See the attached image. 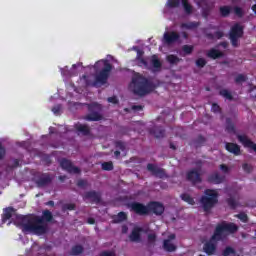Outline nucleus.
<instances>
[{
    "label": "nucleus",
    "instance_id": "39",
    "mask_svg": "<svg viewBox=\"0 0 256 256\" xmlns=\"http://www.w3.org/2000/svg\"><path fill=\"white\" fill-rule=\"evenodd\" d=\"M234 11V15H236L237 17H243L245 15V12L243 11V8L239 7V6H235L233 8Z\"/></svg>",
    "mask_w": 256,
    "mask_h": 256
},
{
    "label": "nucleus",
    "instance_id": "13",
    "mask_svg": "<svg viewBox=\"0 0 256 256\" xmlns=\"http://www.w3.org/2000/svg\"><path fill=\"white\" fill-rule=\"evenodd\" d=\"M147 169L154 177H158V179H165V177H167V173H165V169L160 168L155 164L148 163Z\"/></svg>",
    "mask_w": 256,
    "mask_h": 256
},
{
    "label": "nucleus",
    "instance_id": "53",
    "mask_svg": "<svg viewBox=\"0 0 256 256\" xmlns=\"http://www.w3.org/2000/svg\"><path fill=\"white\" fill-rule=\"evenodd\" d=\"M19 167V159H14L12 165H8V169H17Z\"/></svg>",
    "mask_w": 256,
    "mask_h": 256
},
{
    "label": "nucleus",
    "instance_id": "60",
    "mask_svg": "<svg viewBox=\"0 0 256 256\" xmlns=\"http://www.w3.org/2000/svg\"><path fill=\"white\" fill-rule=\"evenodd\" d=\"M127 231H129V227H127V225H123L122 226V233L125 235V234H127Z\"/></svg>",
    "mask_w": 256,
    "mask_h": 256
},
{
    "label": "nucleus",
    "instance_id": "24",
    "mask_svg": "<svg viewBox=\"0 0 256 256\" xmlns=\"http://www.w3.org/2000/svg\"><path fill=\"white\" fill-rule=\"evenodd\" d=\"M219 11L221 17H229V15H231L232 8L231 6H221Z\"/></svg>",
    "mask_w": 256,
    "mask_h": 256
},
{
    "label": "nucleus",
    "instance_id": "25",
    "mask_svg": "<svg viewBox=\"0 0 256 256\" xmlns=\"http://www.w3.org/2000/svg\"><path fill=\"white\" fill-rule=\"evenodd\" d=\"M207 140L205 139V137L199 135L193 142L194 146L196 147V149H199V147H203V145H205V142Z\"/></svg>",
    "mask_w": 256,
    "mask_h": 256
},
{
    "label": "nucleus",
    "instance_id": "15",
    "mask_svg": "<svg viewBox=\"0 0 256 256\" xmlns=\"http://www.w3.org/2000/svg\"><path fill=\"white\" fill-rule=\"evenodd\" d=\"M225 149H226V151H228V153H231L232 155H235L236 157H238V155H241V146H239V144H236L233 142H226Z\"/></svg>",
    "mask_w": 256,
    "mask_h": 256
},
{
    "label": "nucleus",
    "instance_id": "44",
    "mask_svg": "<svg viewBox=\"0 0 256 256\" xmlns=\"http://www.w3.org/2000/svg\"><path fill=\"white\" fill-rule=\"evenodd\" d=\"M210 14L211 8H209V6L202 8V17H204V19H207V17H209Z\"/></svg>",
    "mask_w": 256,
    "mask_h": 256
},
{
    "label": "nucleus",
    "instance_id": "61",
    "mask_svg": "<svg viewBox=\"0 0 256 256\" xmlns=\"http://www.w3.org/2000/svg\"><path fill=\"white\" fill-rule=\"evenodd\" d=\"M220 47H223V49H227V47H229V43L227 42H220Z\"/></svg>",
    "mask_w": 256,
    "mask_h": 256
},
{
    "label": "nucleus",
    "instance_id": "63",
    "mask_svg": "<svg viewBox=\"0 0 256 256\" xmlns=\"http://www.w3.org/2000/svg\"><path fill=\"white\" fill-rule=\"evenodd\" d=\"M87 222L89 225H95V220L93 218H88Z\"/></svg>",
    "mask_w": 256,
    "mask_h": 256
},
{
    "label": "nucleus",
    "instance_id": "12",
    "mask_svg": "<svg viewBox=\"0 0 256 256\" xmlns=\"http://www.w3.org/2000/svg\"><path fill=\"white\" fill-rule=\"evenodd\" d=\"M84 201H90V203H95L99 205L101 203V192L95 190L88 191L83 195Z\"/></svg>",
    "mask_w": 256,
    "mask_h": 256
},
{
    "label": "nucleus",
    "instance_id": "8",
    "mask_svg": "<svg viewBox=\"0 0 256 256\" xmlns=\"http://www.w3.org/2000/svg\"><path fill=\"white\" fill-rule=\"evenodd\" d=\"M55 179V174L51 173H40L35 180V185L42 189L43 187H49Z\"/></svg>",
    "mask_w": 256,
    "mask_h": 256
},
{
    "label": "nucleus",
    "instance_id": "40",
    "mask_svg": "<svg viewBox=\"0 0 256 256\" xmlns=\"http://www.w3.org/2000/svg\"><path fill=\"white\" fill-rule=\"evenodd\" d=\"M194 49L195 48L193 47V45L182 46V51L185 53V55H191V53H193Z\"/></svg>",
    "mask_w": 256,
    "mask_h": 256
},
{
    "label": "nucleus",
    "instance_id": "42",
    "mask_svg": "<svg viewBox=\"0 0 256 256\" xmlns=\"http://www.w3.org/2000/svg\"><path fill=\"white\" fill-rule=\"evenodd\" d=\"M229 39L231 41V45L232 47H239V39H241V37H236V36H229Z\"/></svg>",
    "mask_w": 256,
    "mask_h": 256
},
{
    "label": "nucleus",
    "instance_id": "54",
    "mask_svg": "<svg viewBox=\"0 0 256 256\" xmlns=\"http://www.w3.org/2000/svg\"><path fill=\"white\" fill-rule=\"evenodd\" d=\"M52 112H53L55 115H59V113L61 112V105L54 106V107L52 108Z\"/></svg>",
    "mask_w": 256,
    "mask_h": 256
},
{
    "label": "nucleus",
    "instance_id": "37",
    "mask_svg": "<svg viewBox=\"0 0 256 256\" xmlns=\"http://www.w3.org/2000/svg\"><path fill=\"white\" fill-rule=\"evenodd\" d=\"M237 219L242 221V223H248L249 222V216L245 212H240L236 215Z\"/></svg>",
    "mask_w": 256,
    "mask_h": 256
},
{
    "label": "nucleus",
    "instance_id": "23",
    "mask_svg": "<svg viewBox=\"0 0 256 256\" xmlns=\"http://www.w3.org/2000/svg\"><path fill=\"white\" fill-rule=\"evenodd\" d=\"M114 223H123V221H127V213L119 212L118 215L113 218Z\"/></svg>",
    "mask_w": 256,
    "mask_h": 256
},
{
    "label": "nucleus",
    "instance_id": "64",
    "mask_svg": "<svg viewBox=\"0 0 256 256\" xmlns=\"http://www.w3.org/2000/svg\"><path fill=\"white\" fill-rule=\"evenodd\" d=\"M195 165H196L197 167H201V166L203 165V161H202V160H197V161L195 162Z\"/></svg>",
    "mask_w": 256,
    "mask_h": 256
},
{
    "label": "nucleus",
    "instance_id": "32",
    "mask_svg": "<svg viewBox=\"0 0 256 256\" xmlns=\"http://www.w3.org/2000/svg\"><path fill=\"white\" fill-rule=\"evenodd\" d=\"M219 95H221L222 97H225L229 101H233V95L227 89L220 90Z\"/></svg>",
    "mask_w": 256,
    "mask_h": 256
},
{
    "label": "nucleus",
    "instance_id": "62",
    "mask_svg": "<svg viewBox=\"0 0 256 256\" xmlns=\"http://www.w3.org/2000/svg\"><path fill=\"white\" fill-rule=\"evenodd\" d=\"M144 53L145 52H143V50H137V57H136V59H138L139 57H143Z\"/></svg>",
    "mask_w": 256,
    "mask_h": 256
},
{
    "label": "nucleus",
    "instance_id": "19",
    "mask_svg": "<svg viewBox=\"0 0 256 256\" xmlns=\"http://www.w3.org/2000/svg\"><path fill=\"white\" fill-rule=\"evenodd\" d=\"M207 57H209V59H221V57H225V54L215 48H211L208 52H207Z\"/></svg>",
    "mask_w": 256,
    "mask_h": 256
},
{
    "label": "nucleus",
    "instance_id": "10",
    "mask_svg": "<svg viewBox=\"0 0 256 256\" xmlns=\"http://www.w3.org/2000/svg\"><path fill=\"white\" fill-rule=\"evenodd\" d=\"M60 166L64 171H67V173H74V175H79V173H81V169L77 166H73L71 160H67V158H63L60 161Z\"/></svg>",
    "mask_w": 256,
    "mask_h": 256
},
{
    "label": "nucleus",
    "instance_id": "55",
    "mask_svg": "<svg viewBox=\"0 0 256 256\" xmlns=\"http://www.w3.org/2000/svg\"><path fill=\"white\" fill-rule=\"evenodd\" d=\"M220 169H221V171H223V173H229V166L228 165L221 164Z\"/></svg>",
    "mask_w": 256,
    "mask_h": 256
},
{
    "label": "nucleus",
    "instance_id": "58",
    "mask_svg": "<svg viewBox=\"0 0 256 256\" xmlns=\"http://www.w3.org/2000/svg\"><path fill=\"white\" fill-rule=\"evenodd\" d=\"M133 111H142L143 106L141 105H134L132 106Z\"/></svg>",
    "mask_w": 256,
    "mask_h": 256
},
{
    "label": "nucleus",
    "instance_id": "9",
    "mask_svg": "<svg viewBox=\"0 0 256 256\" xmlns=\"http://www.w3.org/2000/svg\"><path fill=\"white\" fill-rule=\"evenodd\" d=\"M164 45H175L181 43V34L176 31L165 32L162 39Z\"/></svg>",
    "mask_w": 256,
    "mask_h": 256
},
{
    "label": "nucleus",
    "instance_id": "16",
    "mask_svg": "<svg viewBox=\"0 0 256 256\" xmlns=\"http://www.w3.org/2000/svg\"><path fill=\"white\" fill-rule=\"evenodd\" d=\"M141 233L143 229L141 227H134L129 235V239L132 243H141Z\"/></svg>",
    "mask_w": 256,
    "mask_h": 256
},
{
    "label": "nucleus",
    "instance_id": "59",
    "mask_svg": "<svg viewBox=\"0 0 256 256\" xmlns=\"http://www.w3.org/2000/svg\"><path fill=\"white\" fill-rule=\"evenodd\" d=\"M75 129H89V127H87V125L79 124L75 126Z\"/></svg>",
    "mask_w": 256,
    "mask_h": 256
},
{
    "label": "nucleus",
    "instance_id": "17",
    "mask_svg": "<svg viewBox=\"0 0 256 256\" xmlns=\"http://www.w3.org/2000/svg\"><path fill=\"white\" fill-rule=\"evenodd\" d=\"M208 183H213L214 185H221L225 181V176L219 174V172H214L210 174L207 178Z\"/></svg>",
    "mask_w": 256,
    "mask_h": 256
},
{
    "label": "nucleus",
    "instance_id": "50",
    "mask_svg": "<svg viewBox=\"0 0 256 256\" xmlns=\"http://www.w3.org/2000/svg\"><path fill=\"white\" fill-rule=\"evenodd\" d=\"M6 153L7 151L5 150V147H3V144H1L0 142V161H2V159H5Z\"/></svg>",
    "mask_w": 256,
    "mask_h": 256
},
{
    "label": "nucleus",
    "instance_id": "14",
    "mask_svg": "<svg viewBox=\"0 0 256 256\" xmlns=\"http://www.w3.org/2000/svg\"><path fill=\"white\" fill-rule=\"evenodd\" d=\"M176 238L177 236L175 234H170L168 238L163 241L164 251H167V253H174V251H177V246L171 242Z\"/></svg>",
    "mask_w": 256,
    "mask_h": 256
},
{
    "label": "nucleus",
    "instance_id": "22",
    "mask_svg": "<svg viewBox=\"0 0 256 256\" xmlns=\"http://www.w3.org/2000/svg\"><path fill=\"white\" fill-rule=\"evenodd\" d=\"M149 134L153 135L156 139H163L165 137V129H150Z\"/></svg>",
    "mask_w": 256,
    "mask_h": 256
},
{
    "label": "nucleus",
    "instance_id": "41",
    "mask_svg": "<svg viewBox=\"0 0 256 256\" xmlns=\"http://www.w3.org/2000/svg\"><path fill=\"white\" fill-rule=\"evenodd\" d=\"M205 65H207V60H205V58H198L196 60V67H198L199 69H203Z\"/></svg>",
    "mask_w": 256,
    "mask_h": 256
},
{
    "label": "nucleus",
    "instance_id": "18",
    "mask_svg": "<svg viewBox=\"0 0 256 256\" xmlns=\"http://www.w3.org/2000/svg\"><path fill=\"white\" fill-rule=\"evenodd\" d=\"M243 26H241V24L236 23L234 24L231 29H230V33H229V37H243Z\"/></svg>",
    "mask_w": 256,
    "mask_h": 256
},
{
    "label": "nucleus",
    "instance_id": "56",
    "mask_svg": "<svg viewBox=\"0 0 256 256\" xmlns=\"http://www.w3.org/2000/svg\"><path fill=\"white\" fill-rule=\"evenodd\" d=\"M225 34L223 33V31H216L214 33V37H216V39H222V37L224 36Z\"/></svg>",
    "mask_w": 256,
    "mask_h": 256
},
{
    "label": "nucleus",
    "instance_id": "28",
    "mask_svg": "<svg viewBox=\"0 0 256 256\" xmlns=\"http://www.w3.org/2000/svg\"><path fill=\"white\" fill-rule=\"evenodd\" d=\"M83 251H85V248H83L82 245H75L72 247L71 249V255H81V253H83Z\"/></svg>",
    "mask_w": 256,
    "mask_h": 256
},
{
    "label": "nucleus",
    "instance_id": "30",
    "mask_svg": "<svg viewBox=\"0 0 256 256\" xmlns=\"http://www.w3.org/2000/svg\"><path fill=\"white\" fill-rule=\"evenodd\" d=\"M136 63L138 65V67H143L144 69H149V62H147V60H145V58H143V57H139L138 59H136Z\"/></svg>",
    "mask_w": 256,
    "mask_h": 256
},
{
    "label": "nucleus",
    "instance_id": "51",
    "mask_svg": "<svg viewBox=\"0 0 256 256\" xmlns=\"http://www.w3.org/2000/svg\"><path fill=\"white\" fill-rule=\"evenodd\" d=\"M108 103H112L113 105H117L119 103V99H117V96H112L107 99Z\"/></svg>",
    "mask_w": 256,
    "mask_h": 256
},
{
    "label": "nucleus",
    "instance_id": "34",
    "mask_svg": "<svg viewBox=\"0 0 256 256\" xmlns=\"http://www.w3.org/2000/svg\"><path fill=\"white\" fill-rule=\"evenodd\" d=\"M227 205L230 207V209H237V200L235 198L230 197L226 200Z\"/></svg>",
    "mask_w": 256,
    "mask_h": 256
},
{
    "label": "nucleus",
    "instance_id": "5",
    "mask_svg": "<svg viewBox=\"0 0 256 256\" xmlns=\"http://www.w3.org/2000/svg\"><path fill=\"white\" fill-rule=\"evenodd\" d=\"M128 207L136 213V215H149V213H153L154 215H162L165 213V206L161 202L151 201L145 206L140 202H132L128 204Z\"/></svg>",
    "mask_w": 256,
    "mask_h": 256
},
{
    "label": "nucleus",
    "instance_id": "45",
    "mask_svg": "<svg viewBox=\"0 0 256 256\" xmlns=\"http://www.w3.org/2000/svg\"><path fill=\"white\" fill-rule=\"evenodd\" d=\"M242 169L245 171V173H251V171H253V166L251 164L244 163L242 165Z\"/></svg>",
    "mask_w": 256,
    "mask_h": 256
},
{
    "label": "nucleus",
    "instance_id": "2",
    "mask_svg": "<svg viewBox=\"0 0 256 256\" xmlns=\"http://www.w3.org/2000/svg\"><path fill=\"white\" fill-rule=\"evenodd\" d=\"M239 231V226H237L233 222H225L216 225L213 235L210 240L206 242L203 246V251L206 255H215V251H217V243L218 241H223L225 237H227L226 233L233 235V233H237Z\"/></svg>",
    "mask_w": 256,
    "mask_h": 256
},
{
    "label": "nucleus",
    "instance_id": "1",
    "mask_svg": "<svg viewBox=\"0 0 256 256\" xmlns=\"http://www.w3.org/2000/svg\"><path fill=\"white\" fill-rule=\"evenodd\" d=\"M22 231L25 233H34L35 235H45L48 231L46 223L53 221V213L49 210H43L42 216H21Z\"/></svg>",
    "mask_w": 256,
    "mask_h": 256
},
{
    "label": "nucleus",
    "instance_id": "49",
    "mask_svg": "<svg viewBox=\"0 0 256 256\" xmlns=\"http://www.w3.org/2000/svg\"><path fill=\"white\" fill-rule=\"evenodd\" d=\"M87 185H88V182H87V180H84V179H80L77 182V187H81L82 189H85V187H87Z\"/></svg>",
    "mask_w": 256,
    "mask_h": 256
},
{
    "label": "nucleus",
    "instance_id": "57",
    "mask_svg": "<svg viewBox=\"0 0 256 256\" xmlns=\"http://www.w3.org/2000/svg\"><path fill=\"white\" fill-rule=\"evenodd\" d=\"M100 256H115L113 252L104 251L100 253Z\"/></svg>",
    "mask_w": 256,
    "mask_h": 256
},
{
    "label": "nucleus",
    "instance_id": "36",
    "mask_svg": "<svg viewBox=\"0 0 256 256\" xmlns=\"http://www.w3.org/2000/svg\"><path fill=\"white\" fill-rule=\"evenodd\" d=\"M245 81H247V75H244V74H238L236 77H235V83L237 85L241 84V83H245Z\"/></svg>",
    "mask_w": 256,
    "mask_h": 256
},
{
    "label": "nucleus",
    "instance_id": "20",
    "mask_svg": "<svg viewBox=\"0 0 256 256\" xmlns=\"http://www.w3.org/2000/svg\"><path fill=\"white\" fill-rule=\"evenodd\" d=\"M13 213H15V208L13 207L5 208L2 214V223H7V221H9V219L13 217Z\"/></svg>",
    "mask_w": 256,
    "mask_h": 256
},
{
    "label": "nucleus",
    "instance_id": "31",
    "mask_svg": "<svg viewBox=\"0 0 256 256\" xmlns=\"http://www.w3.org/2000/svg\"><path fill=\"white\" fill-rule=\"evenodd\" d=\"M151 63H152V67H154V69H161V67H162L161 61L157 59L156 55L152 56Z\"/></svg>",
    "mask_w": 256,
    "mask_h": 256
},
{
    "label": "nucleus",
    "instance_id": "43",
    "mask_svg": "<svg viewBox=\"0 0 256 256\" xmlns=\"http://www.w3.org/2000/svg\"><path fill=\"white\" fill-rule=\"evenodd\" d=\"M75 204L73 203H70V204H64L62 206V211L65 212V211H75Z\"/></svg>",
    "mask_w": 256,
    "mask_h": 256
},
{
    "label": "nucleus",
    "instance_id": "47",
    "mask_svg": "<svg viewBox=\"0 0 256 256\" xmlns=\"http://www.w3.org/2000/svg\"><path fill=\"white\" fill-rule=\"evenodd\" d=\"M211 111L213 113H221V106H219V104L217 103H213L211 107Z\"/></svg>",
    "mask_w": 256,
    "mask_h": 256
},
{
    "label": "nucleus",
    "instance_id": "27",
    "mask_svg": "<svg viewBox=\"0 0 256 256\" xmlns=\"http://www.w3.org/2000/svg\"><path fill=\"white\" fill-rule=\"evenodd\" d=\"M181 199L182 201H185V203H188V205H195V199H193V197H191V195L187 194V193H183L181 194Z\"/></svg>",
    "mask_w": 256,
    "mask_h": 256
},
{
    "label": "nucleus",
    "instance_id": "29",
    "mask_svg": "<svg viewBox=\"0 0 256 256\" xmlns=\"http://www.w3.org/2000/svg\"><path fill=\"white\" fill-rule=\"evenodd\" d=\"M166 59H167L168 63H170V65H177V63H179L181 61V59L178 58L177 55H174V54L168 55Z\"/></svg>",
    "mask_w": 256,
    "mask_h": 256
},
{
    "label": "nucleus",
    "instance_id": "26",
    "mask_svg": "<svg viewBox=\"0 0 256 256\" xmlns=\"http://www.w3.org/2000/svg\"><path fill=\"white\" fill-rule=\"evenodd\" d=\"M181 5V0H168L166 3V7L169 9H177Z\"/></svg>",
    "mask_w": 256,
    "mask_h": 256
},
{
    "label": "nucleus",
    "instance_id": "33",
    "mask_svg": "<svg viewBox=\"0 0 256 256\" xmlns=\"http://www.w3.org/2000/svg\"><path fill=\"white\" fill-rule=\"evenodd\" d=\"M199 25H200L199 22H188V23L182 24V27L184 29H197V27H199Z\"/></svg>",
    "mask_w": 256,
    "mask_h": 256
},
{
    "label": "nucleus",
    "instance_id": "3",
    "mask_svg": "<svg viewBox=\"0 0 256 256\" xmlns=\"http://www.w3.org/2000/svg\"><path fill=\"white\" fill-rule=\"evenodd\" d=\"M101 66H103V68L96 74L94 82L91 83L88 75L84 74L82 76L87 87L90 85L92 87H98V85H105V83H107L109 75H111V71H113V65L109 63V60H99L95 63L94 69L97 71Z\"/></svg>",
    "mask_w": 256,
    "mask_h": 256
},
{
    "label": "nucleus",
    "instance_id": "52",
    "mask_svg": "<svg viewBox=\"0 0 256 256\" xmlns=\"http://www.w3.org/2000/svg\"><path fill=\"white\" fill-rule=\"evenodd\" d=\"M157 241V235L156 234H148V243H155Z\"/></svg>",
    "mask_w": 256,
    "mask_h": 256
},
{
    "label": "nucleus",
    "instance_id": "7",
    "mask_svg": "<svg viewBox=\"0 0 256 256\" xmlns=\"http://www.w3.org/2000/svg\"><path fill=\"white\" fill-rule=\"evenodd\" d=\"M89 113L86 116L87 121H101L103 116L101 115V105L98 103L86 104Z\"/></svg>",
    "mask_w": 256,
    "mask_h": 256
},
{
    "label": "nucleus",
    "instance_id": "35",
    "mask_svg": "<svg viewBox=\"0 0 256 256\" xmlns=\"http://www.w3.org/2000/svg\"><path fill=\"white\" fill-rule=\"evenodd\" d=\"M113 169H114V166H113L112 161L102 163V170L103 171H113Z\"/></svg>",
    "mask_w": 256,
    "mask_h": 256
},
{
    "label": "nucleus",
    "instance_id": "48",
    "mask_svg": "<svg viewBox=\"0 0 256 256\" xmlns=\"http://www.w3.org/2000/svg\"><path fill=\"white\" fill-rule=\"evenodd\" d=\"M77 135H90L91 129H77Z\"/></svg>",
    "mask_w": 256,
    "mask_h": 256
},
{
    "label": "nucleus",
    "instance_id": "6",
    "mask_svg": "<svg viewBox=\"0 0 256 256\" xmlns=\"http://www.w3.org/2000/svg\"><path fill=\"white\" fill-rule=\"evenodd\" d=\"M219 203V193L217 190L206 189L204 196L200 198V204L205 213H210L211 209Z\"/></svg>",
    "mask_w": 256,
    "mask_h": 256
},
{
    "label": "nucleus",
    "instance_id": "11",
    "mask_svg": "<svg viewBox=\"0 0 256 256\" xmlns=\"http://www.w3.org/2000/svg\"><path fill=\"white\" fill-rule=\"evenodd\" d=\"M186 179L192 183V185H197L203 181V178H201V173H199V170L197 169L189 170L186 174Z\"/></svg>",
    "mask_w": 256,
    "mask_h": 256
},
{
    "label": "nucleus",
    "instance_id": "4",
    "mask_svg": "<svg viewBox=\"0 0 256 256\" xmlns=\"http://www.w3.org/2000/svg\"><path fill=\"white\" fill-rule=\"evenodd\" d=\"M130 88L132 89V93H134V95L145 97V95L153 93V91L157 89V86L154 82H152L151 79L141 74H136L132 77Z\"/></svg>",
    "mask_w": 256,
    "mask_h": 256
},
{
    "label": "nucleus",
    "instance_id": "21",
    "mask_svg": "<svg viewBox=\"0 0 256 256\" xmlns=\"http://www.w3.org/2000/svg\"><path fill=\"white\" fill-rule=\"evenodd\" d=\"M181 3H182V7L184 9V13L186 15H191L193 14V5H191L189 3V0H181Z\"/></svg>",
    "mask_w": 256,
    "mask_h": 256
},
{
    "label": "nucleus",
    "instance_id": "38",
    "mask_svg": "<svg viewBox=\"0 0 256 256\" xmlns=\"http://www.w3.org/2000/svg\"><path fill=\"white\" fill-rule=\"evenodd\" d=\"M223 256H232L235 255V249H233V247L228 246L226 247L223 252H222Z\"/></svg>",
    "mask_w": 256,
    "mask_h": 256
},
{
    "label": "nucleus",
    "instance_id": "46",
    "mask_svg": "<svg viewBox=\"0 0 256 256\" xmlns=\"http://www.w3.org/2000/svg\"><path fill=\"white\" fill-rule=\"evenodd\" d=\"M116 149H119L120 151H125V142L123 141H116L115 142Z\"/></svg>",
    "mask_w": 256,
    "mask_h": 256
}]
</instances>
